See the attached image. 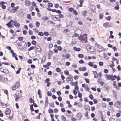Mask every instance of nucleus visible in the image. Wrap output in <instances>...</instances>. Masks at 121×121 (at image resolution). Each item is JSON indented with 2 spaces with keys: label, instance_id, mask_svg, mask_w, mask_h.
<instances>
[{
  "label": "nucleus",
  "instance_id": "obj_28",
  "mask_svg": "<svg viewBox=\"0 0 121 121\" xmlns=\"http://www.w3.org/2000/svg\"><path fill=\"white\" fill-rule=\"evenodd\" d=\"M78 56L80 58H82L83 57V55L82 54H79L78 55Z\"/></svg>",
  "mask_w": 121,
  "mask_h": 121
},
{
  "label": "nucleus",
  "instance_id": "obj_51",
  "mask_svg": "<svg viewBox=\"0 0 121 121\" xmlns=\"http://www.w3.org/2000/svg\"><path fill=\"white\" fill-rule=\"evenodd\" d=\"M111 18V17L110 16H109L108 17H106V19L109 21H110Z\"/></svg>",
  "mask_w": 121,
  "mask_h": 121
},
{
  "label": "nucleus",
  "instance_id": "obj_35",
  "mask_svg": "<svg viewBox=\"0 0 121 121\" xmlns=\"http://www.w3.org/2000/svg\"><path fill=\"white\" fill-rule=\"evenodd\" d=\"M48 100L47 99V98H46V101H45V106H47L48 104Z\"/></svg>",
  "mask_w": 121,
  "mask_h": 121
},
{
  "label": "nucleus",
  "instance_id": "obj_14",
  "mask_svg": "<svg viewBox=\"0 0 121 121\" xmlns=\"http://www.w3.org/2000/svg\"><path fill=\"white\" fill-rule=\"evenodd\" d=\"M79 2L80 4L79 5H78V7H77V8H78V7H81L82 6V3L83 2V0H80Z\"/></svg>",
  "mask_w": 121,
  "mask_h": 121
},
{
  "label": "nucleus",
  "instance_id": "obj_29",
  "mask_svg": "<svg viewBox=\"0 0 121 121\" xmlns=\"http://www.w3.org/2000/svg\"><path fill=\"white\" fill-rule=\"evenodd\" d=\"M70 56V55L69 54H66L65 55V57L66 59L69 58Z\"/></svg>",
  "mask_w": 121,
  "mask_h": 121
},
{
  "label": "nucleus",
  "instance_id": "obj_30",
  "mask_svg": "<svg viewBox=\"0 0 121 121\" xmlns=\"http://www.w3.org/2000/svg\"><path fill=\"white\" fill-rule=\"evenodd\" d=\"M19 82H16V84L15 86H16V87L17 88L19 87Z\"/></svg>",
  "mask_w": 121,
  "mask_h": 121
},
{
  "label": "nucleus",
  "instance_id": "obj_41",
  "mask_svg": "<svg viewBox=\"0 0 121 121\" xmlns=\"http://www.w3.org/2000/svg\"><path fill=\"white\" fill-rule=\"evenodd\" d=\"M82 93L79 92L78 94V96L80 98H81L82 97Z\"/></svg>",
  "mask_w": 121,
  "mask_h": 121
},
{
  "label": "nucleus",
  "instance_id": "obj_3",
  "mask_svg": "<svg viewBox=\"0 0 121 121\" xmlns=\"http://www.w3.org/2000/svg\"><path fill=\"white\" fill-rule=\"evenodd\" d=\"M105 76L108 80H110L111 81L115 80L114 76L112 75H109L108 74H106L105 75Z\"/></svg>",
  "mask_w": 121,
  "mask_h": 121
},
{
  "label": "nucleus",
  "instance_id": "obj_61",
  "mask_svg": "<svg viewBox=\"0 0 121 121\" xmlns=\"http://www.w3.org/2000/svg\"><path fill=\"white\" fill-rule=\"evenodd\" d=\"M73 93L75 95H76L77 94V92L75 90H73Z\"/></svg>",
  "mask_w": 121,
  "mask_h": 121
},
{
  "label": "nucleus",
  "instance_id": "obj_12",
  "mask_svg": "<svg viewBox=\"0 0 121 121\" xmlns=\"http://www.w3.org/2000/svg\"><path fill=\"white\" fill-rule=\"evenodd\" d=\"M25 3L26 6L28 7L30 5V3L29 0H25Z\"/></svg>",
  "mask_w": 121,
  "mask_h": 121
},
{
  "label": "nucleus",
  "instance_id": "obj_1",
  "mask_svg": "<svg viewBox=\"0 0 121 121\" xmlns=\"http://www.w3.org/2000/svg\"><path fill=\"white\" fill-rule=\"evenodd\" d=\"M87 34H85L79 36L78 37V38L80 40L81 42L84 43H86L87 42Z\"/></svg>",
  "mask_w": 121,
  "mask_h": 121
},
{
  "label": "nucleus",
  "instance_id": "obj_56",
  "mask_svg": "<svg viewBox=\"0 0 121 121\" xmlns=\"http://www.w3.org/2000/svg\"><path fill=\"white\" fill-rule=\"evenodd\" d=\"M99 17L100 19H102L103 17V15L102 14H100L99 15Z\"/></svg>",
  "mask_w": 121,
  "mask_h": 121
},
{
  "label": "nucleus",
  "instance_id": "obj_39",
  "mask_svg": "<svg viewBox=\"0 0 121 121\" xmlns=\"http://www.w3.org/2000/svg\"><path fill=\"white\" fill-rule=\"evenodd\" d=\"M34 48V47L33 46H32L29 48L28 49V51H30Z\"/></svg>",
  "mask_w": 121,
  "mask_h": 121
},
{
  "label": "nucleus",
  "instance_id": "obj_38",
  "mask_svg": "<svg viewBox=\"0 0 121 121\" xmlns=\"http://www.w3.org/2000/svg\"><path fill=\"white\" fill-rule=\"evenodd\" d=\"M61 119L63 121H65L66 120L65 117L63 116H61Z\"/></svg>",
  "mask_w": 121,
  "mask_h": 121
},
{
  "label": "nucleus",
  "instance_id": "obj_27",
  "mask_svg": "<svg viewBox=\"0 0 121 121\" xmlns=\"http://www.w3.org/2000/svg\"><path fill=\"white\" fill-rule=\"evenodd\" d=\"M87 11L86 10L84 11V12H82V15L84 17H85L86 16V13Z\"/></svg>",
  "mask_w": 121,
  "mask_h": 121
},
{
  "label": "nucleus",
  "instance_id": "obj_7",
  "mask_svg": "<svg viewBox=\"0 0 121 121\" xmlns=\"http://www.w3.org/2000/svg\"><path fill=\"white\" fill-rule=\"evenodd\" d=\"M35 49L37 51L39 52H41V47L38 45H36L35 46Z\"/></svg>",
  "mask_w": 121,
  "mask_h": 121
},
{
  "label": "nucleus",
  "instance_id": "obj_58",
  "mask_svg": "<svg viewBox=\"0 0 121 121\" xmlns=\"http://www.w3.org/2000/svg\"><path fill=\"white\" fill-rule=\"evenodd\" d=\"M104 72L105 73H107L108 72V70L107 69H105L104 70Z\"/></svg>",
  "mask_w": 121,
  "mask_h": 121
},
{
  "label": "nucleus",
  "instance_id": "obj_52",
  "mask_svg": "<svg viewBox=\"0 0 121 121\" xmlns=\"http://www.w3.org/2000/svg\"><path fill=\"white\" fill-rule=\"evenodd\" d=\"M9 72L8 70V69H5L4 70V73H8Z\"/></svg>",
  "mask_w": 121,
  "mask_h": 121
},
{
  "label": "nucleus",
  "instance_id": "obj_10",
  "mask_svg": "<svg viewBox=\"0 0 121 121\" xmlns=\"http://www.w3.org/2000/svg\"><path fill=\"white\" fill-rule=\"evenodd\" d=\"M13 25L16 28H18L20 26V24L15 21L13 22Z\"/></svg>",
  "mask_w": 121,
  "mask_h": 121
},
{
  "label": "nucleus",
  "instance_id": "obj_63",
  "mask_svg": "<svg viewBox=\"0 0 121 121\" xmlns=\"http://www.w3.org/2000/svg\"><path fill=\"white\" fill-rule=\"evenodd\" d=\"M89 97L91 99H93V95L91 94H90L89 95Z\"/></svg>",
  "mask_w": 121,
  "mask_h": 121
},
{
  "label": "nucleus",
  "instance_id": "obj_53",
  "mask_svg": "<svg viewBox=\"0 0 121 121\" xmlns=\"http://www.w3.org/2000/svg\"><path fill=\"white\" fill-rule=\"evenodd\" d=\"M99 66H101L103 65V63L102 62H99Z\"/></svg>",
  "mask_w": 121,
  "mask_h": 121
},
{
  "label": "nucleus",
  "instance_id": "obj_21",
  "mask_svg": "<svg viewBox=\"0 0 121 121\" xmlns=\"http://www.w3.org/2000/svg\"><path fill=\"white\" fill-rule=\"evenodd\" d=\"M109 26V23L106 22L103 24V26L104 27L107 28Z\"/></svg>",
  "mask_w": 121,
  "mask_h": 121
},
{
  "label": "nucleus",
  "instance_id": "obj_43",
  "mask_svg": "<svg viewBox=\"0 0 121 121\" xmlns=\"http://www.w3.org/2000/svg\"><path fill=\"white\" fill-rule=\"evenodd\" d=\"M104 58L106 59H108V57L107 56V55L105 54L104 53Z\"/></svg>",
  "mask_w": 121,
  "mask_h": 121
},
{
  "label": "nucleus",
  "instance_id": "obj_45",
  "mask_svg": "<svg viewBox=\"0 0 121 121\" xmlns=\"http://www.w3.org/2000/svg\"><path fill=\"white\" fill-rule=\"evenodd\" d=\"M88 65H89L91 67L93 65V63L91 62H89L88 63Z\"/></svg>",
  "mask_w": 121,
  "mask_h": 121
},
{
  "label": "nucleus",
  "instance_id": "obj_54",
  "mask_svg": "<svg viewBox=\"0 0 121 121\" xmlns=\"http://www.w3.org/2000/svg\"><path fill=\"white\" fill-rule=\"evenodd\" d=\"M77 30L78 32L79 33L81 34L82 31L81 30H80L78 28Z\"/></svg>",
  "mask_w": 121,
  "mask_h": 121
},
{
  "label": "nucleus",
  "instance_id": "obj_42",
  "mask_svg": "<svg viewBox=\"0 0 121 121\" xmlns=\"http://www.w3.org/2000/svg\"><path fill=\"white\" fill-rule=\"evenodd\" d=\"M49 113H52L53 112V110L51 108H49L48 110Z\"/></svg>",
  "mask_w": 121,
  "mask_h": 121
},
{
  "label": "nucleus",
  "instance_id": "obj_55",
  "mask_svg": "<svg viewBox=\"0 0 121 121\" xmlns=\"http://www.w3.org/2000/svg\"><path fill=\"white\" fill-rule=\"evenodd\" d=\"M23 37H19L18 38V39L19 41H21L23 40Z\"/></svg>",
  "mask_w": 121,
  "mask_h": 121
},
{
  "label": "nucleus",
  "instance_id": "obj_37",
  "mask_svg": "<svg viewBox=\"0 0 121 121\" xmlns=\"http://www.w3.org/2000/svg\"><path fill=\"white\" fill-rule=\"evenodd\" d=\"M56 70L57 72H60L61 71V70L60 68H57L56 69Z\"/></svg>",
  "mask_w": 121,
  "mask_h": 121
},
{
  "label": "nucleus",
  "instance_id": "obj_16",
  "mask_svg": "<svg viewBox=\"0 0 121 121\" xmlns=\"http://www.w3.org/2000/svg\"><path fill=\"white\" fill-rule=\"evenodd\" d=\"M41 19L43 20H48V18L46 16H44L42 17L41 18Z\"/></svg>",
  "mask_w": 121,
  "mask_h": 121
},
{
  "label": "nucleus",
  "instance_id": "obj_57",
  "mask_svg": "<svg viewBox=\"0 0 121 121\" xmlns=\"http://www.w3.org/2000/svg\"><path fill=\"white\" fill-rule=\"evenodd\" d=\"M95 110V108L94 106L92 107H91V110L92 111H93Z\"/></svg>",
  "mask_w": 121,
  "mask_h": 121
},
{
  "label": "nucleus",
  "instance_id": "obj_11",
  "mask_svg": "<svg viewBox=\"0 0 121 121\" xmlns=\"http://www.w3.org/2000/svg\"><path fill=\"white\" fill-rule=\"evenodd\" d=\"M11 112V110L9 108H7L5 111V114L6 115H9Z\"/></svg>",
  "mask_w": 121,
  "mask_h": 121
},
{
  "label": "nucleus",
  "instance_id": "obj_62",
  "mask_svg": "<svg viewBox=\"0 0 121 121\" xmlns=\"http://www.w3.org/2000/svg\"><path fill=\"white\" fill-rule=\"evenodd\" d=\"M79 62L80 64H82L84 63V61L82 60H81L79 61Z\"/></svg>",
  "mask_w": 121,
  "mask_h": 121
},
{
  "label": "nucleus",
  "instance_id": "obj_17",
  "mask_svg": "<svg viewBox=\"0 0 121 121\" xmlns=\"http://www.w3.org/2000/svg\"><path fill=\"white\" fill-rule=\"evenodd\" d=\"M53 53V52L52 51L50 50L48 52V56H52Z\"/></svg>",
  "mask_w": 121,
  "mask_h": 121
},
{
  "label": "nucleus",
  "instance_id": "obj_5",
  "mask_svg": "<svg viewBox=\"0 0 121 121\" xmlns=\"http://www.w3.org/2000/svg\"><path fill=\"white\" fill-rule=\"evenodd\" d=\"M95 46L98 51H101L103 49V48L101 46H99L96 43L95 44Z\"/></svg>",
  "mask_w": 121,
  "mask_h": 121
},
{
  "label": "nucleus",
  "instance_id": "obj_49",
  "mask_svg": "<svg viewBox=\"0 0 121 121\" xmlns=\"http://www.w3.org/2000/svg\"><path fill=\"white\" fill-rule=\"evenodd\" d=\"M48 95L49 96H51L52 95V94L51 92L48 91L47 92Z\"/></svg>",
  "mask_w": 121,
  "mask_h": 121
},
{
  "label": "nucleus",
  "instance_id": "obj_9",
  "mask_svg": "<svg viewBox=\"0 0 121 121\" xmlns=\"http://www.w3.org/2000/svg\"><path fill=\"white\" fill-rule=\"evenodd\" d=\"M82 117V114L80 112L78 113L76 115L77 118L78 120H80L81 119Z\"/></svg>",
  "mask_w": 121,
  "mask_h": 121
},
{
  "label": "nucleus",
  "instance_id": "obj_48",
  "mask_svg": "<svg viewBox=\"0 0 121 121\" xmlns=\"http://www.w3.org/2000/svg\"><path fill=\"white\" fill-rule=\"evenodd\" d=\"M31 43L33 45H35L36 44V42L34 40H32L31 42Z\"/></svg>",
  "mask_w": 121,
  "mask_h": 121
},
{
  "label": "nucleus",
  "instance_id": "obj_47",
  "mask_svg": "<svg viewBox=\"0 0 121 121\" xmlns=\"http://www.w3.org/2000/svg\"><path fill=\"white\" fill-rule=\"evenodd\" d=\"M30 109L31 110V111H34V109L33 108V105H30Z\"/></svg>",
  "mask_w": 121,
  "mask_h": 121
},
{
  "label": "nucleus",
  "instance_id": "obj_8",
  "mask_svg": "<svg viewBox=\"0 0 121 121\" xmlns=\"http://www.w3.org/2000/svg\"><path fill=\"white\" fill-rule=\"evenodd\" d=\"M55 15H51V17L54 21H60V20L58 18L56 17Z\"/></svg>",
  "mask_w": 121,
  "mask_h": 121
},
{
  "label": "nucleus",
  "instance_id": "obj_13",
  "mask_svg": "<svg viewBox=\"0 0 121 121\" xmlns=\"http://www.w3.org/2000/svg\"><path fill=\"white\" fill-rule=\"evenodd\" d=\"M93 72L94 75V78H97L98 76V75L96 72L95 71H93Z\"/></svg>",
  "mask_w": 121,
  "mask_h": 121
},
{
  "label": "nucleus",
  "instance_id": "obj_36",
  "mask_svg": "<svg viewBox=\"0 0 121 121\" xmlns=\"http://www.w3.org/2000/svg\"><path fill=\"white\" fill-rule=\"evenodd\" d=\"M79 78V76L78 75H76L74 76V79L75 80H77Z\"/></svg>",
  "mask_w": 121,
  "mask_h": 121
},
{
  "label": "nucleus",
  "instance_id": "obj_19",
  "mask_svg": "<svg viewBox=\"0 0 121 121\" xmlns=\"http://www.w3.org/2000/svg\"><path fill=\"white\" fill-rule=\"evenodd\" d=\"M73 49L75 51H79L80 50V48H77L76 47H74L73 48Z\"/></svg>",
  "mask_w": 121,
  "mask_h": 121
},
{
  "label": "nucleus",
  "instance_id": "obj_4",
  "mask_svg": "<svg viewBox=\"0 0 121 121\" xmlns=\"http://www.w3.org/2000/svg\"><path fill=\"white\" fill-rule=\"evenodd\" d=\"M19 9V7L17 6L16 7H13V8H10L9 9V10L13 13L17 11V9Z\"/></svg>",
  "mask_w": 121,
  "mask_h": 121
},
{
  "label": "nucleus",
  "instance_id": "obj_26",
  "mask_svg": "<svg viewBox=\"0 0 121 121\" xmlns=\"http://www.w3.org/2000/svg\"><path fill=\"white\" fill-rule=\"evenodd\" d=\"M87 91H89V88L88 86L87 85L84 88Z\"/></svg>",
  "mask_w": 121,
  "mask_h": 121
},
{
  "label": "nucleus",
  "instance_id": "obj_40",
  "mask_svg": "<svg viewBox=\"0 0 121 121\" xmlns=\"http://www.w3.org/2000/svg\"><path fill=\"white\" fill-rule=\"evenodd\" d=\"M57 49L60 51H61L62 49V48L60 46H59L57 47Z\"/></svg>",
  "mask_w": 121,
  "mask_h": 121
},
{
  "label": "nucleus",
  "instance_id": "obj_64",
  "mask_svg": "<svg viewBox=\"0 0 121 121\" xmlns=\"http://www.w3.org/2000/svg\"><path fill=\"white\" fill-rule=\"evenodd\" d=\"M109 121H115V120L113 118H111L109 119Z\"/></svg>",
  "mask_w": 121,
  "mask_h": 121
},
{
  "label": "nucleus",
  "instance_id": "obj_32",
  "mask_svg": "<svg viewBox=\"0 0 121 121\" xmlns=\"http://www.w3.org/2000/svg\"><path fill=\"white\" fill-rule=\"evenodd\" d=\"M77 119L75 117H72L71 118V120L72 121H76Z\"/></svg>",
  "mask_w": 121,
  "mask_h": 121
},
{
  "label": "nucleus",
  "instance_id": "obj_25",
  "mask_svg": "<svg viewBox=\"0 0 121 121\" xmlns=\"http://www.w3.org/2000/svg\"><path fill=\"white\" fill-rule=\"evenodd\" d=\"M36 26L38 27H39V26L40 25V23L39 22H38V21H36Z\"/></svg>",
  "mask_w": 121,
  "mask_h": 121
},
{
  "label": "nucleus",
  "instance_id": "obj_18",
  "mask_svg": "<svg viewBox=\"0 0 121 121\" xmlns=\"http://www.w3.org/2000/svg\"><path fill=\"white\" fill-rule=\"evenodd\" d=\"M0 104L1 105V106H2L3 108H5L7 107V104H4L2 102L0 103Z\"/></svg>",
  "mask_w": 121,
  "mask_h": 121
},
{
  "label": "nucleus",
  "instance_id": "obj_34",
  "mask_svg": "<svg viewBox=\"0 0 121 121\" xmlns=\"http://www.w3.org/2000/svg\"><path fill=\"white\" fill-rule=\"evenodd\" d=\"M27 62L29 64H31L32 62V60L31 59H29L27 60Z\"/></svg>",
  "mask_w": 121,
  "mask_h": 121
},
{
  "label": "nucleus",
  "instance_id": "obj_24",
  "mask_svg": "<svg viewBox=\"0 0 121 121\" xmlns=\"http://www.w3.org/2000/svg\"><path fill=\"white\" fill-rule=\"evenodd\" d=\"M73 80V79L72 78H70L68 77L66 78V80L67 81H72Z\"/></svg>",
  "mask_w": 121,
  "mask_h": 121
},
{
  "label": "nucleus",
  "instance_id": "obj_31",
  "mask_svg": "<svg viewBox=\"0 0 121 121\" xmlns=\"http://www.w3.org/2000/svg\"><path fill=\"white\" fill-rule=\"evenodd\" d=\"M64 73L66 75H68L69 73V71L68 70L65 71H64Z\"/></svg>",
  "mask_w": 121,
  "mask_h": 121
},
{
  "label": "nucleus",
  "instance_id": "obj_15",
  "mask_svg": "<svg viewBox=\"0 0 121 121\" xmlns=\"http://www.w3.org/2000/svg\"><path fill=\"white\" fill-rule=\"evenodd\" d=\"M86 68L85 67H80L79 68V70L80 71H84L86 70Z\"/></svg>",
  "mask_w": 121,
  "mask_h": 121
},
{
  "label": "nucleus",
  "instance_id": "obj_60",
  "mask_svg": "<svg viewBox=\"0 0 121 121\" xmlns=\"http://www.w3.org/2000/svg\"><path fill=\"white\" fill-rule=\"evenodd\" d=\"M59 4H55L54 5V7L56 8H57L59 7Z\"/></svg>",
  "mask_w": 121,
  "mask_h": 121
},
{
  "label": "nucleus",
  "instance_id": "obj_59",
  "mask_svg": "<svg viewBox=\"0 0 121 121\" xmlns=\"http://www.w3.org/2000/svg\"><path fill=\"white\" fill-rule=\"evenodd\" d=\"M59 18H62L63 17V15L62 14H60L58 15Z\"/></svg>",
  "mask_w": 121,
  "mask_h": 121
},
{
  "label": "nucleus",
  "instance_id": "obj_46",
  "mask_svg": "<svg viewBox=\"0 0 121 121\" xmlns=\"http://www.w3.org/2000/svg\"><path fill=\"white\" fill-rule=\"evenodd\" d=\"M38 34L39 35L42 36L44 35V34L42 32H39L38 33Z\"/></svg>",
  "mask_w": 121,
  "mask_h": 121
},
{
  "label": "nucleus",
  "instance_id": "obj_22",
  "mask_svg": "<svg viewBox=\"0 0 121 121\" xmlns=\"http://www.w3.org/2000/svg\"><path fill=\"white\" fill-rule=\"evenodd\" d=\"M113 94L115 97H116L117 96V92L116 91H112Z\"/></svg>",
  "mask_w": 121,
  "mask_h": 121
},
{
  "label": "nucleus",
  "instance_id": "obj_33",
  "mask_svg": "<svg viewBox=\"0 0 121 121\" xmlns=\"http://www.w3.org/2000/svg\"><path fill=\"white\" fill-rule=\"evenodd\" d=\"M48 6L52 7L53 6V4L51 3H49L48 4Z\"/></svg>",
  "mask_w": 121,
  "mask_h": 121
},
{
  "label": "nucleus",
  "instance_id": "obj_20",
  "mask_svg": "<svg viewBox=\"0 0 121 121\" xmlns=\"http://www.w3.org/2000/svg\"><path fill=\"white\" fill-rule=\"evenodd\" d=\"M13 20H11L9 22L7 23L6 24V25L8 26V27H11V25H10V22L12 21H13Z\"/></svg>",
  "mask_w": 121,
  "mask_h": 121
},
{
  "label": "nucleus",
  "instance_id": "obj_2",
  "mask_svg": "<svg viewBox=\"0 0 121 121\" xmlns=\"http://www.w3.org/2000/svg\"><path fill=\"white\" fill-rule=\"evenodd\" d=\"M27 46L26 42L23 41L21 43L18 45L19 48L20 49H22Z\"/></svg>",
  "mask_w": 121,
  "mask_h": 121
},
{
  "label": "nucleus",
  "instance_id": "obj_6",
  "mask_svg": "<svg viewBox=\"0 0 121 121\" xmlns=\"http://www.w3.org/2000/svg\"><path fill=\"white\" fill-rule=\"evenodd\" d=\"M115 106L119 108H121V102L119 101H116L115 103Z\"/></svg>",
  "mask_w": 121,
  "mask_h": 121
},
{
  "label": "nucleus",
  "instance_id": "obj_23",
  "mask_svg": "<svg viewBox=\"0 0 121 121\" xmlns=\"http://www.w3.org/2000/svg\"><path fill=\"white\" fill-rule=\"evenodd\" d=\"M46 59V57L45 56H43L41 60L42 62H44L45 61Z\"/></svg>",
  "mask_w": 121,
  "mask_h": 121
},
{
  "label": "nucleus",
  "instance_id": "obj_44",
  "mask_svg": "<svg viewBox=\"0 0 121 121\" xmlns=\"http://www.w3.org/2000/svg\"><path fill=\"white\" fill-rule=\"evenodd\" d=\"M31 17V15L30 14H28L27 15V17L29 19H30Z\"/></svg>",
  "mask_w": 121,
  "mask_h": 121
},
{
  "label": "nucleus",
  "instance_id": "obj_50",
  "mask_svg": "<svg viewBox=\"0 0 121 121\" xmlns=\"http://www.w3.org/2000/svg\"><path fill=\"white\" fill-rule=\"evenodd\" d=\"M49 79L48 78H47L45 81V83H47L49 82Z\"/></svg>",
  "mask_w": 121,
  "mask_h": 121
}]
</instances>
